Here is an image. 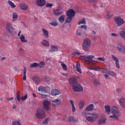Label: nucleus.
<instances>
[{
    "instance_id": "obj_1",
    "label": "nucleus",
    "mask_w": 125,
    "mask_h": 125,
    "mask_svg": "<svg viewBox=\"0 0 125 125\" xmlns=\"http://www.w3.org/2000/svg\"><path fill=\"white\" fill-rule=\"evenodd\" d=\"M94 110V104H90L87 106L83 112V115L85 117V119L89 123H94L98 119V114L95 112L86 113V111H93Z\"/></svg>"
},
{
    "instance_id": "obj_2",
    "label": "nucleus",
    "mask_w": 125,
    "mask_h": 125,
    "mask_svg": "<svg viewBox=\"0 0 125 125\" xmlns=\"http://www.w3.org/2000/svg\"><path fill=\"white\" fill-rule=\"evenodd\" d=\"M72 55L74 56H79V59L83 60V61H85V62H89V63H91L93 60V58H94L95 56L93 55H90L89 56H84V55H81V53L79 52H74L72 53Z\"/></svg>"
},
{
    "instance_id": "obj_3",
    "label": "nucleus",
    "mask_w": 125,
    "mask_h": 125,
    "mask_svg": "<svg viewBox=\"0 0 125 125\" xmlns=\"http://www.w3.org/2000/svg\"><path fill=\"white\" fill-rule=\"evenodd\" d=\"M91 41L88 38H86L83 40V47L85 51H88L90 48Z\"/></svg>"
},
{
    "instance_id": "obj_4",
    "label": "nucleus",
    "mask_w": 125,
    "mask_h": 125,
    "mask_svg": "<svg viewBox=\"0 0 125 125\" xmlns=\"http://www.w3.org/2000/svg\"><path fill=\"white\" fill-rule=\"evenodd\" d=\"M43 105L44 110L49 111L50 108H51V102L47 100H45L43 102Z\"/></svg>"
},
{
    "instance_id": "obj_5",
    "label": "nucleus",
    "mask_w": 125,
    "mask_h": 125,
    "mask_svg": "<svg viewBox=\"0 0 125 125\" xmlns=\"http://www.w3.org/2000/svg\"><path fill=\"white\" fill-rule=\"evenodd\" d=\"M45 116H46V115L45 114V111H44V110H37L36 112V117L38 119H43L44 118H45Z\"/></svg>"
},
{
    "instance_id": "obj_6",
    "label": "nucleus",
    "mask_w": 125,
    "mask_h": 125,
    "mask_svg": "<svg viewBox=\"0 0 125 125\" xmlns=\"http://www.w3.org/2000/svg\"><path fill=\"white\" fill-rule=\"evenodd\" d=\"M114 21L119 27L125 24V21L121 17H116L114 18Z\"/></svg>"
},
{
    "instance_id": "obj_7",
    "label": "nucleus",
    "mask_w": 125,
    "mask_h": 125,
    "mask_svg": "<svg viewBox=\"0 0 125 125\" xmlns=\"http://www.w3.org/2000/svg\"><path fill=\"white\" fill-rule=\"evenodd\" d=\"M6 30H7V32L10 34H12V33L14 32L15 29L13 28V26L10 22H8L6 23Z\"/></svg>"
},
{
    "instance_id": "obj_8",
    "label": "nucleus",
    "mask_w": 125,
    "mask_h": 125,
    "mask_svg": "<svg viewBox=\"0 0 125 125\" xmlns=\"http://www.w3.org/2000/svg\"><path fill=\"white\" fill-rule=\"evenodd\" d=\"M73 89L74 91L76 92H80V91H83V88L81 84L77 83L76 85H73Z\"/></svg>"
},
{
    "instance_id": "obj_9",
    "label": "nucleus",
    "mask_w": 125,
    "mask_h": 125,
    "mask_svg": "<svg viewBox=\"0 0 125 125\" xmlns=\"http://www.w3.org/2000/svg\"><path fill=\"white\" fill-rule=\"evenodd\" d=\"M47 87L43 86H40L38 87V94H44V93H47Z\"/></svg>"
},
{
    "instance_id": "obj_10",
    "label": "nucleus",
    "mask_w": 125,
    "mask_h": 125,
    "mask_svg": "<svg viewBox=\"0 0 125 125\" xmlns=\"http://www.w3.org/2000/svg\"><path fill=\"white\" fill-rule=\"evenodd\" d=\"M62 103V100L60 99H56L52 101V105L54 107H58L59 105H61Z\"/></svg>"
},
{
    "instance_id": "obj_11",
    "label": "nucleus",
    "mask_w": 125,
    "mask_h": 125,
    "mask_svg": "<svg viewBox=\"0 0 125 125\" xmlns=\"http://www.w3.org/2000/svg\"><path fill=\"white\" fill-rule=\"evenodd\" d=\"M111 112L114 115H116L118 116H120V115H121L120 110H119V108L116 106H112L111 107Z\"/></svg>"
},
{
    "instance_id": "obj_12",
    "label": "nucleus",
    "mask_w": 125,
    "mask_h": 125,
    "mask_svg": "<svg viewBox=\"0 0 125 125\" xmlns=\"http://www.w3.org/2000/svg\"><path fill=\"white\" fill-rule=\"evenodd\" d=\"M82 29H84V30L86 31V29H87V26H86V25H81L80 28L77 29L76 34L77 35L79 36V37H81L82 36V33H81V32H82Z\"/></svg>"
},
{
    "instance_id": "obj_13",
    "label": "nucleus",
    "mask_w": 125,
    "mask_h": 125,
    "mask_svg": "<svg viewBox=\"0 0 125 125\" xmlns=\"http://www.w3.org/2000/svg\"><path fill=\"white\" fill-rule=\"evenodd\" d=\"M68 82L70 85H72L73 87L74 86V85H76L78 83H77V79L73 77L70 78L68 80Z\"/></svg>"
},
{
    "instance_id": "obj_14",
    "label": "nucleus",
    "mask_w": 125,
    "mask_h": 125,
    "mask_svg": "<svg viewBox=\"0 0 125 125\" xmlns=\"http://www.w3.org/2000/svg\"><path fill=\"white\" fill-rule=\"evenodd\" d=\"M117 49L120 51V52H122V53H125V46L121 43H119L117 45Z\"/></svg>"
},
{
    "instance_id": "obj_15",
    "label": "nucleus",
    "mask_w": 125,
    "mask_h": 125,
    "mask_svg": "<svg viewBox=\"0 0 125 125\" xmlns=\"http://www.w3.org/2000/svg\"><path fill=\"white\" fill-rule=\"evenodd\" d=\"M75 11L74 10L70 9L68 11H66V16L68 17H74L75 16Z\"/></svg>"
},
{
    "instance_id": "obj_16",
    "label": "nucleus",
    "mask_w": 125,
    "mask_h": 125,
    "mask_svg": "<svg viewBox=\"0 0 125 125\" xmlns=\"http://www.w3.org/2000/svg\"><path fill=\"white\" fill-rule=\"evenodd\" d=\"M111 57L113 60H114V61H115V62L116 67H117L118 69H120V63L119 62V59H118V58L116 57V56H115V55H112Z\"/></svg>"
},
{
    "instance_id": "obj_17",
    "label": "nucleus",
    "mask_w": 125,
    "mask_h": 125,
    "mask_svg": "<svg viewBox=\"0 0 125 125\" xmlns=\"http://www.w3.org/2000/svg\"><path fill=\"white\" fill-rule=\"evenodd\" d=\"M32 81L34 82L36 85H39L40 83H41V79L39 77L34 76L32 77Z\"/></svg>"
},
{
    "instance_id": "obj_18",
    "label": "nucleus",
    "mask_w": 125,
    "mask_h": 125,
    "mask_svg": "<svg viewBox=\"0 0 125 125\" xmlns=\"http://www.w3.org/2000/svg\"><path fill=\"white\" fill-rule=\"evenodd\" d=\"M36 3L38 6H43V5H45L46 1L45 0H37Z\"/></svg>"
},
{
    "instance_id": "obj_19",
    "label": "nucleus",
    "mask_w": 125,
    "mask_h": 125,
    "mask_svg": "<svg viewBox=\"0 0 125 125\" xmlns=\"http://www.w3.org/2000/svg\"><path fill=\"white\" fill-rule=\"evenodd\" d=\"M59 94H61V92L60 91L57 89H53L51 92V95L52 96H56L57 95H59Z\"/></svg>"
},
{
    "instance_id": "obj_20",
    "label": "nucleus",
    "mask_w": 125,
    "mask_h": 125,
    "mask_svg": "<svg viewBox=\"0 0 125 125\" xmlns=\"http://www.w3.org/2000/svg\"><path fill=\"white\" fill-rule=\"evenodd\" d=\"M119 104L123 107V108H124L125 109V97H122L119 100Z\"/></svg>"
},
{
    "instance_id": "obj_21",
    "label": "nucleus",
    "mask_w": 125,
    "mask_h": 125,
    "mask_svg": "<svg viewBox=\"0 0 125 125\" xmlns=\"http://www.w3.org/2000/svg\"><path fill=\"white\" fill-rule=\"evenodd\" d=\"M20 8L22 10H27L28 9V5L25 3H21L20 4Z\"/></svg>"
},
{
    "instance_id": "obj_22",
    "label": "nucleus",
    "mask_w": 125,
    "mask_h": 125,
    "mask_svg": "<svg viewBox=\"0 0 125 125\" xmlns=\"http://www.w3.org/2000/svg\"><path fill=\"white\" fill-rule=\"evenodd\" d=\"M76 71H77L78 73H80V74L83 73L82 69L81 68V63H80V62H77L76 63Z\"/></svg>"
},
{
    "instance_id": "obj_23",
    "label": "nucleus",
    "mask_w": 125,
    "mask_h": 125,
    "mask_svg": "<svg viewBox=\"0 0 125 125\" xmlns=\"http://www.w3.org/2000/svg\"><path fill=\"white\" fill-rule=\"evenodd\" d=\"M68 121L71 123H78V122H79L78 119H75L73 116H69L68 118Z\"/></svg>"
},
{
    "instance_id": "obj_24",
    "label": "nucleus",
    "mask_w": 125,
    "mask_h": 125,
    "mask_svg": "<svg viewBox=\"0 0 125 125\" xmlns=\"http://www.w3.org/2000/svg\"><path fill=\"white\" fill-rule=\"evenodd\" d=\"M104 108L106 113H107L108 115H110V113H111V107L110 105H105L104 106Z\"/></svg>"
},
{
    "instance_id": "obj_25",
    "label": "nucleus",
    "mask_w": 125,
    "mask_h": 125,
    "mask_svg": "<svg viewBox=\"0 0 125 125\" xmlns=\"http://www.w3.org/2000/svg\"><path fill=\"white\" fill-rule=\"evenodd\" d=\"M42 31L43 32V34L44 37H45V38H49V33H48V31L47 30H46L44 28H42Z\"/></svg>"
},
{
    "instance_id": "obj_26",
    "label": "nucleus",
    "mask_w": 125,
    "mask_h": 125,
    "mask_svg": "<svg viewBox=\"0 0 125 125\" xmlns=\"http://www.w3.org/2000/svg\"><path fill=\"white\" fill-rule=\"evenodd\" d=\"M105 123H106V118L103 117L100 119L98 122V125H103V124H105Z\"/></svg>"
},
{
    "instance_id": "obj_27",
    "label": "nucleus",
    "mask_w": 125,
    "mask_h": 125,
    "mask_svg": "<svg viewBox=\"0 0 125 125\" xmlns=\"http://www.w3.org/2000/svg\"><path fill=\"white\" fill-rule=\"evenodd\" d=\"M41 44H42V45L46 47H48L49 46V42L45 40H43V41H42L41 42Z\"/></svg>"
},
{
    "instance_id": "obj_28",
    "label": "nucleus",
    "mask_w": 125,
    "mask_h": 125,
    "mask_svg": "<svg viewBox=\"0 0 125 125\" xmlns=\"http://www.w3.org/2000/svg\"><path fill=\"white\" fill-rule=\"evenodd\" d=\"M50 52H54V51H58V47L56 46L52 45L51 49L49 50Z\"/></svg>"
},
{
    "instance_id": "obj_29",
    "label": "nucleus",
    "mask_w": 125,
    "mask_h": 125,
    "mask_svg": "<svg viewBox=\"0 0 125 125\" xmlns=\"http://www.w3.org/2000/svg\"><path fill=\"white\" fill-rule=\"evenodd\" d=\"M84 106V101L83 100L80 101L79 103V109H83Z\"/></svg>"
},
{
    "instance_id": "obj_30",
    "label": "nucleus",
    "mask_w": 125,
    "mask_h": 125,
    "mask_svg": "<svg viewBox=\"0 0 125 125\" xmlns=\"http://www.w3.org/2000/svg\"><path fill=\"white\" fill-rule=\"evenodd\" d=\"M120 35L123 39H125V28H123L120 32Z\"/></svg>"
},
{
    "instance_id": "obj_31",
    "label": "nucleus",
    "mask_w": 125,
    "mask_h": 125,
    "mask_svg": "<svg viewBox=\"0 0 125 125\" xmlns=\"http://www.w3.org/2000/svg\"><path fill=\"white\" fill-rule=\"evenodd\" d=\"M50 25L51 26H52L53 27H56L58 24L57 23V21H56V19H54L52 22L50 23Z\"/></svg>"
},
{
    "instance_id": "obj_32",
    "label": "nucleus",
    "mask_w": 125,
    "mask_h": 125,
    "mask_svg": "<svg viewBox=\"0 0 125 125\" xmlns=\"http://www.w3.org/2000/svg\"><path fill=\"white\" fill-rule=\"evenodd\" d=\"M69 102L71 105L72 112H76V107H75L74 105V101H73V100H70Z\"/></svg>"
},
{
    "instance_id": "obj_33",
    "label": "nucleus",
    "mask_w": 125,
    "mask_h": 125,
    "mask_svg": "<svg viewBox=\"0 0 125 125\" xmlns=\"http://www.w3.org/2000/svg\"><path fill=\"white\" fill-rule=\"evenodd\" d=\"M65 21V15H63L60 16L59 18V22L60 23H63Z\"/></svg>"
},
{
    "instance_id": "obj_34",
    "label": "nucleus",
    "mask_w": 125,
    "mask_h": 125,
    "mask_svg": "<svg viewBox=\"0 0 125 125\" xmlns=\"http://www.w3.org/2000/svg\"><path fill=\"white\" fill-rule=\"evenodd\" d=\"M20 40L22 42H27L28 41L25 39V36L23 35H21L20 37Z\"/></svg>"
},
{
    "instance_id": "obj_35",
    "label": "nucleus",
    "mask_w": 125,
    "mask_h": 125,
    "mask_svg": "<svg viewBox=\"0 0 125 125\" xmlns=\"http://www.w3.org/2000/svg\"><path fill=\"white\" fill-rule=\"evenodd\" d=\"M8 3L11 6V8H15V7H16V5L14 4V3L12 2L10 0H8Z\"/></svg>"
},
{
    "instance_id": "obj_36",
    "label": "nucleus",
    "mask_w": 125,
    "mask_h": 125,
    "mask_svg": "<svg viewBox=\"0 0 125 125\" xmlns=\"http://www.w3.org/2000/svg\"><path fill=\"white\" fill-rule=\"evenodd\" d=\"M18 18V15L16 13H13V20L12 21L15 22V21H16V20Z\"/></svg>"
},
{
    "instance_id": "obj_37",
    "label": "nucleus",
    "mask_w": 125,
    "mask_h": 125,
    "mask_svg": "<svg viewBox=\"0 0 125 125\" xmlns=\"http://www.w3.org/2000/svg\"><path fill=\"white\" fill-rule=\"evenodd\" d=\"M112 16H113V14H112V13L110 11L106 12V17H107V18H108V19H110V18H111V17H112Z\"/></svg>"
},
{
    "instance_id": "obj_38",
    "label": "nucleus",
    "mask_w": 125,
    "mask_h": 125,
    "mask_svg": "<svg viewBox=\"0 0 125 125\" xmlns=\"http://www.w3.org/2000/svg\"><path fill=\"white\" fill-rule=\"evenodd\" d=\"M61 13H62V12H61L59 9H56L54 11V14L55 15H60Z\"/></svg>"
},
{
    "instance_id": "obj_39",
    "label": "nucleus",
    "mask_w": 125,
    "mask_h": 125,
    "mask_svg": "<svg viewBox=\"0 0 125 125\" xmlns=\"http://www.w3.org/2000/svg\"><path fill=\"white\" fill-rule=\"evenodd\" d=\"M72 19H73V17H68L65 20V23H71V22H72Z\"/></svg>"
},
{
    "instance_id": "obj_40",
    "label": "nucleus",
    "mask_w": 125,
    "mask_h": 125,
    "mask_svg": "<svg viewBox=\"0 0 125 125\" xmlns=\"http://www.w3.org/2000/svg\"><path fill=\"white\" fill-rule=\"evenodd\" d=\"M39 67V63L37 62H34L31 64L30 68H37Z\"/></svg>"
},
{
    "instance_id": "obj_41",
    "label": "nucleus",
    "mask_w": 125,
    "mask_h": 125,
    "mask_svg": "<svg viewBox=\"0 0 125 125\" xmlns=\"http://www.w3.org/2000/svg\"><path fill=\"white\" fill-rule=\"evenodd\" d=\"M45 66V63L43 62H41L39 63H38V67L39 66L40 68H43Z\"/></svg>"
},
{
    "instance_id": "obj_42",
    "label": "nucleus",
    "mask_w": 125,
    "mask_h": 125,
    "mask_svg": "<svg viewBox=\"0 0 125 125\" xmlns=\"http://www.w3.org/2000/svg\"><path fill=\"white\" fill-rule=\"evenodd\" d=\"M83 24H84V25H85V24H86L85 23V20H84V19H83L78 22V25H82Z\"/></svg>"
},
{
    "instance_id": "obj_43",
    "label": "nucleus",
    "mask_w": 125,
    "mask_h": 125,
    "mask_svg": "<svg viewBox=\"0 0 125 125\" xmlns=\"http://www.w3.org/2000/svg\"><path fill=\"white\" fill-rule=\"evenodd\" d=\"M107 74L108 75H110V76H113V77L116 76V73H115V72H114L112 71H111L109 69H108V71L107 72Z\"/></svg>"
},
{
    "instance_id": "obj_44",
    "label": "nucleus",
    "mask_w": 125,
    "mask_h": 125,
    "mask_svg": "<svg viewBox=\"0 0 125 125\" xmlns=\"http://www.w3.org/2000/svg\"><path fill=\"white\" fill-rule=\"evenodd\" d=\"M23 72L24 76L23 77V81H26V73H27V68L26 67L24 68Z\"/></svg>"
},
{
    "instance_id": "obj_45",
    "label": "nucleus",
    "mask_w": 125,
    "mask_h": 125,
    "mask_svg": "<svg viewBox=\"0 0 125 125\" xmlns=\"http://www.w3.org/2000/svg\"><path fill=\"white\" fill-rule=\"evenodd\" d=\"M93 84H94V85H95V86H97L98 85H99L100 84V82L97 80H94Z\"/></svg>"
},
{
    "instance_id": "obj_46",
    "label": "nucleus",
    "mask_w": 125,
    "mask_h": 125,
    "mask_svg": "<svg viewBox=\"0 0 125 125\" xmlns=\"http://www.w3.org/2000/svg\"><path fill=\"white\" fill-rule=\"evenodd\" d=\"M12 125H22L19 121H14L12 123Z\"/></svg>"
},
{
    "instance_id": "obj_47",
    "label": "nucleus",
    "mask_w": 125,
    "mask_h": 125,
    "mask_svg": "<svg viewBox=\"0 0 125 125\" xmlns=\"http://www.w3.org/2000/svg\"><path fill=\"white\" fill-rule=\"evenodd\" d=\"M17 99L20 102L21 100V96L20 95V92H18L17 93Z\"/></svg>"
},
{
    "instance_id": "obj_48",
    "label": "nucleus",
    "mask_w": 125,
    "mask_h": 125,
    "mask_svg": "<svg viewBox=\"0 0 125 125\" xmlns=\"http://www.w3.org/2000/svg\"><path fill=\"white\" fill-rule=\"evenodd\" d=\"M119 116H116L115 115H110L109 118H111L112 119H114V120H116L117 121H119Z\"/></svg>"
},
{
    "instance_id": "obj_49",
    "label": "nucleus",
    "mask_w": 125,
    "mask_h": 125,
    "mask_svg": "<svg viewBox=\"0 0 125 125\" xmlns=\"http://www.w3.org/2000/svg\"><path fill=\"white\" fill-rule=\"evenodd\" d=\"M27 98H28V95L26 94L24 96L21 97V100L22 102L25 101V100H27Z\"/></svg>"
},
{
    "instance_id": "obj_50",
    "label": "nucleus",
    "mask_w": 125,
    "mask_h": 125,
    "mask_svg": "<svg viewBox=\"0 0 125 125\" xmlns=\"http://www.w3.org/2000/svg\"><path fill=\"white\" fill-rule=\"evenodd\" d=\"M62 68L64 71H67V65H66L64 62H62Z\"/></svg>"
},
{
    "instance_id": "obj_51",
    "label": "nucleus",
    "mask_w": 125,
    "mask_h": 125,
    "mask_svg": "<svg viewBox=\"0 0 125 125\" xmlns=\"http://www.w3.org/2000/svg\"><path fill=\"white\" fill-rule=\"evenodd\" d=\"M102 69L98 67H94L93 71H101Z\"/></svg>"
},
{
    "instance_id": "obj_52",
    "label": "nucleus",
    "mask_w": 125,
    "mask_h": 125,
    "mask_svg": "<svg viewBox=\"0 0 125 125\" xmlns=\"http://www.w3.org/2000/svg\"><path fill=\"white\" fill-rule=\"evenodd\" d=\"M108 71H109V69H104V68H103L102 69V70L103 73H104L105 74H108Z\"/></svg>"
},
{
    "instance_id": "obj_53",
    "label": "nucleus",
    "mask_w": 125,
    "mask_h": 125,
    "mask_svg": "<svg viewBox=\"0 0 125 125\" xmlns=\"http://www.w3.org/2000/svg\"><path fill=\"white\" fill-rule=\"evenodd\" d=\"M44 80H45V82H46V83H48V82L50 81V78H49L48 76H45Z\"/></svg>"
},
{
    "instance_id": "obj_54",
    "label": "nucleus",
    "mask_w": 125,
    "mask_h": 125,
    "mask_svg": "<svg viewBox=\"0 0 125 125\" xmlns=\"http://www.w3.org/2000/svg\"><path fill=\"white\" fill-rule=\"evenodd\" d=\"M105 58H102L99 57L98 58V60H99V61H102V62H105Z\"/></svg>"
},
{
    "instance_id": "obj_55",
    "label": "nucleus",
    "mask_w": 125,
    "mask_h": 125,
    "mask_svg": "<svg viewBox=\"0 0 125 125\" xmlns=\"http://www.w3.org/2000/svg\"><path fill=\"white\" fill-rule=\"evenodd\" d=\"M40 95H41V97H42V98H47L49 97V96L48 95H44L43 94H40Z\"/></svg>"
},
{
    "instance_id": "obj_56",
    "label": "nucleus",
    "mask_w": 125,
    "mask_h": 125,
    "mask_svg": "<svg viewBox=\"0 0 125 125\" xmlns=\"http://www.w3.org/2000/svg\"><path fill=\"white\" fill-rule=\"evenodd\" d=\"M43 125H47L48 124V118H47L44 120L43 122Z\"/></svg>"
},
{
    "instance_id": "obj_57",
    "label": "nucleus",
    "mask_w": 125,
    "mask_h": 125,
    "mask_svg": "<svg viewBox=\"0 0 125 125\" xmlns=\"http://www.w3.org/2000/svg\"><path fill=\"white\" fill-rule=\"evenodd\" d=\"M53 6V5L52 4V3H47L46 4V7H52V6Z\"/></svg>"
},
{
    "instance_id": "obj_58",
    "label": "nucleus",
    "mask_w": 125,
    "mask_h": 125,
    "mask_svg": "<svg viewBox=\"0 0 125 125\" xmlns=\"http://www.w3.org/2000/svg\"><path fill=\"white\" fill-rule=\"evenodd\" d=\"M111 36H112V37H114L115 38H116L117 37H118V34L112 33L111 34Z\"/></svg>"
},
{
    "instance_id": "obj_59",
    "label": "nucleus",
    "mask_w": 125,
    "mask_h": 125,
    "mask_svg": "<svg viewBox=\"0 0 125 125\" xmlns=\"http://www.w3.org/2000/svg\"><path fill=\"white\" fill-rule=\"evenodd\" d=\"M62 76H64V77H68V73H62Z\"/></svg>"
},
{
    "instance_id": "obj_60",
    "label": "nucleus",
    "mask_w": 125,
    "mask_h": 125,
    "mask_svg": "<svg viewBox=\"0 0 125 125\" xmlns=\"http://www.w3.org/2000/svg\"><path fill=\"white\" fill-rule=\"evenodd\" d=\"M6 100L8 101H12V100H13V98H8Z\"/></svg>"
},
{
    "instance_id": "obj_61",
    "label": "nucleus",
    "mask_w": 125,
    "mask_h": 125,
    "mask_svg": "<svg viewBox=\"0 0 125 125\" xmlns=\"http://www.w3.org/2000/svg\"><path fill=\"white\" fill-rule=\"evenodd\" d=\"M116 91H117V92H118V93H121V89L117 88Z\"/></svg>"
},
{
    "instance_id": "obj_62",
    "label": "nucleus",
    "mask_w": 125,
    "mask_h": 125,
    "mask_svg": "<svg viewBox=\"0 0 125 125\" xmlns=\"http://www.w3.org/2000/svg\"><path fill=\"white\" fill-rule=\"evenodd\" d=\"M89 1H90V2H96V1H97V0H89Z\"/></svg>"
},
{
    "instance_id": "obj_63",
    "label": "nucleus",
    "mask_w": 125,
    "mask_h": 125,
    "mask_svg": "<svg viewBox=\"0 0 125 125\" xmlns=\"http://www.w3.org/2000/svg\"><path fill=\"white\" fill-rule=\"evenodd\" d=\"M12 108H13V109H16V108H17V106L15 104H13Z\"/></svg>"
},
{
    "instance_id": "obj_64",
    "label": "nucleus",
    "mask_w": 125,
    "mask_h": 125,
    "mask_svg": "<svg viewBox=\"0 0 125 125\" xmlns=\"http://www.w3.org/2000/svg\"><path fill=\"white\" fill-rule=\"evenodd\" d=\"M88 69H89V70H92L93 71V67H88Z\"/></svg>"
}]
</instances>
